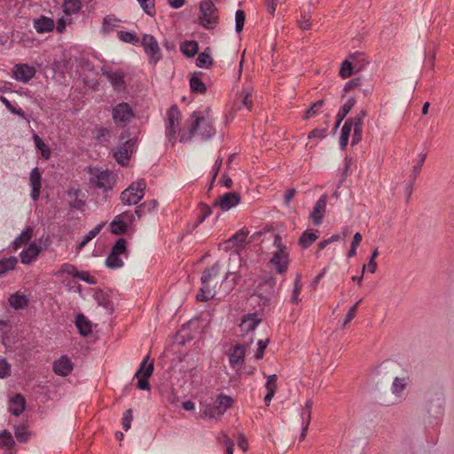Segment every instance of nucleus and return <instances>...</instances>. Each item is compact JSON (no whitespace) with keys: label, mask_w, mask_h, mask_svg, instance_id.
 Instances as JSON below:
<instances>
[{"label":"nucleus","mask_w":454,"mask_h":454,"mask_svg":"<svg viewBox=\"0 0 454 454\" xmlns=\"http://www.w3.org/2000/svg\"><path fill=\"white\" fill-rule=\"evenodd\" d=\"M11 374V365L5 359H0V379L6 378Z\"/></svg>","instance_id":"0e129e2a"},{"label":"nucleus","mask_w":454,"mask_h":454,"mask_svg":"<svg viewBox=\"0 0 454 454\" xmlns=\"http://www.w3.org/2000/svg\"><path fill=\"white\" fill-rule=\"evenodd\" d=\"M13 74L16 80L27 82L35 74V69L27 64H19L15 66Z\"/></svg>","instance_id":"ddd939ff"},{"label":"nucleus","mask_w":454,"mask_h":454,"mask_svg":"<svg viewBox=\"0 0 454 454\" xmlns=\"http://www.w3.org/2000/svg\"><path fill=\"white\" fill-rule=\"evenodd\" d=\"M74 324L82 336L86 337L92 333V323L82 313L76 315Z\"/></svg>","instance_id":"4468645a"},{"label":"nucleus","mask_w":454,"mask_h":454,"mask_svg":"<svg viewBox=\"0 0 454 454\" xmlns=\"http://www.w3.org/2000/svg\"><path fill=\"white\" fill-rule=\"evenodd\" d=\"M241 197L237 192H229L219 196L213 202V207H218L222 211H228L240 202Z\"/></svg>","instance_id":"1a4fd4ad"},{"label":"nucleus","mask_w":454,"mask_h":454,"mask_svg":"<svg viewBox=\"0 0 454 454\" xmlns=\"http://www.w3.org/2000/svg\"><path fill=\"white\" fill-rule=\"evenodd\" d=\"M180 51L186 58H193L199 52V43L194 40H186L181 43Z\"/></svg>","instance_id":"a878e982"},{"label":"nucleus","mask_w":454,"mask_h":454,"mask_svg":"<svg viewBox=\"0 0 454 454\" xmlns=\"http://www.w3.org/2000/svg\"><path fill=\"white\" fill-rule=\"evenodd\" d=\"M327 195L323 194L318 200L316 202L312 212L309 215V218L312 220L315 225H320L322 223L325 213L326 210Z\"/></svg>","instance_id":"9d476101"},{"label":"nucleus","mask_w":454,"mask_h":454,"mask_svg":"<svg viewBox=\"0 0 454 454\" xmlns=\"http://www.w3.org/2000/svg\"><path fill=\"white\" fill-rule=\"evenodd\" d=\"M378 255H379L378 248H375L373 250V252L372 253L369 262H368V264H367L368 270L371 273H374L377 270L376 258L378 257Z\"/></svg>","instance_id":"e2e57ef3"},{"label":"nucleus","mask_w":454,"mask_h":454,"mask_svg":"<svg viewBox=\"0 0 454 454\" xmlns=\"http://www.w3.org/2000/svg\"><path fill=\"white\" fill-rule=\"evenodd\" d=\"M124 72L118 70L116 72H113L107 79L112 83L115 90L122 91L126 90V82L124 81Z\"/></svg>","instance_id":"b1692460"},{"label":"nucleus","mask_w":454,"mask_h":454,"mask_svg":"<svg viewBox=\"0 0 454 454\" xmlns=\"http://www.w3.org/2000/svg\"><path fill=\"white\" fill-rule=\"evenodd\" d=\"M245 20H246L245 12L243 10H238L235 14V21H236L235 30L238 34H239L243 30Z\"/></svg>","instance_id":"603ef678"},{"label":"nucleus","mask_w":454,"mask_h":454,"mask_svg":"<svg viewBox=\"0 0 454 454\" xmlns=\"http://www.w3.org/2000/svg\"><path fill=\"white\" fill-rule=\"evenodd\" d=\"M262 321L261 318L257 317V313L247 314L243 317L239 327L241 331L248 333L254 331L259 323Z\"/></svg>","instance_id":"a211bd4d"},{"label":"nucleus","mask_w":454,"mask_h":454,"mask_svg":"<svg viewBox=\"0 0 454 454\" xmlns=\"http://www.w3.org/2000/svg\"><path fill=\"white\" fill-rule=\"evenodd\" d=\"M136 143V138L128 139L122 142L114 152V157L120 165L126 166L129 164L130 154Z\"/></svg>","instance_id":"0eeeda50"},{"label":"nucleus","mask_w":454,"mask_h":454,"mask_svg":"<svg viewBox=\"0 0 454 454\" xmlns=\"http://www.w3.org/2000/svg\"><path fill=\"white\" fill-rule=\"evenodd\" d=\"M111 133L112 131L108 128H99L97 132L96 139L100 144L109 142Z\"/></svg>","instance_id":"3c124183"},{"label":"nucleus","mask_w":454,"mask_h":454,"mask_svg":"<svg viewBox=\"0 0 454 454\" xmlns=\"http://www.w3.org/2000/svg\"><path fill=\"white\" fill-rule=\"evenodd\" d=\"M10 402L15 407L10 409V412L15 416L19 417L26 408V399L21 394H16L13 395Z\"/></svg>","instance_id":"5701e85b"},{"label":"nucleus","mask_w":454,"mask_h":454,"mask_svg":"<svg viewBox=\"0 0 454 454\" xmlns=\"http://www.w3.org/2000/svg\"><path fill=\"white\" fill-rule=\"evenodd\" d=\"M244 356L245 348L243 345H236L230 349L229 361L233 367L242 364Z\"/></svg>","instance_id":"6ab92c4d"},{"label":"nucleus","mask_w":454,"mask_h":454,"mask_svg":"<svg viewBox=\"0 0 454 454\" xmlns=\"http://www.w3.org/2000/svg\"><path fill=\"white\" fill-rule=\"evenodd\" d=\"M105 224L106 223L103 222L97 225L94 229L90 231V232L82 238V241L77 246V249L82 250L91 239H93L100 232Z\"/></svg>","instance_id":"f704fd0d"},{"label":"nucleus","mask_w":454,"mask_h":454,"mask_svg":"<svg viewBox=\"0 0 454 454\" xmlns=\"http://www.w3.org/2000/svg\"><path fill=\"white\" fill-rule=\"evenodd\" d=\"M112 116L117 126L124 127L134 117V112L129 104L122 102L113 108Z\"/></svg>","instance_id":"423d86ee"},{"label":"nucleus","mask_w":454,"mask_h":454,"mask_svg":"<svg viewBox=\"0 0 454 454\" xmlns=\"http://www.w3.org/2000/svg\"><path fill=\"white\" fill-rule=\"evenodd\" d=\"M121 255L128 257L129 250L127 240L124 238H119L111 248V252L106 260V265L110 269L121 268L124 263L121 259Z\"/></svg>","instance_id":"f03ea898"},{"label":"nucleus","mask_w":454,"mask_h":454,"mask_svg":"<svg viewBox=\"0 0 454 454\" xmlns=\"http://www.w3.org/2000/svg\"><path fill=\"white\" fill-rule=\"evenodd\" d=\"M323 104L324 100L322 99L313 103L312 106L305 112L303 119L308 120L310 116L315 115L317 113L318 108L321 107Z\"/></svg>","instance_id":"13d9d810"},{"label":"nucleus","mask_w":454,"mask_h":454,"mask_svg":"<svg viewBox=\"0 0 454 454\" xmlns=\"http://www.w3.org/2000/svg\"><path fill=\"white\" fill-rule=\"evenodd\" d=\"M93 297L97 301L98 304L107 309L110 314L114 312V304L112 301L102 290H97Z\"/></svg>","instance_id":"cd10ccee"},{"label":"nucleus","mask_w":454,"mask_h":454,"mask_svg":"<svg viewBox=\"0 0 454 454\" xmlns=\"http://www.w3.org/2000/svg\"><path fill=\"white\" fill-rule=\"evenodd\" d=\"M15 444V441L8 430L4 429L0 432V448L12 449Z\"/></svg>","instance_id":"a19ab883"},{"label":"nucleus","mask_w":454,"mask_h":454,"mask_svg":"<svg viewBox=\"0 0 454 454\" xmlns=\"http://www.w3.org/2000/svg\"><path fill=\"white\" fill-rule=\"evenodd\" d=\"M145 12L150 16H153L151 9L154 7V0H137Z\"/></svg>","instance_id":"69168bd1"},{"label":"nucleus","mask_w":454,"mask_h":454,"mask_svg":"<svg viewBox=\"0 0 454 454\" xmlns=\"http://www.w3.org/2000/svg\"><path fill=\"white\" fill-rule=\"evenodd\" d=\"M248 231L244 229L239 231L233 236H231L228 240H226V249H231L232 247H243L245 240L248 235Z\"/></svg>","instance_id":"4be33fe9"},{"label":"nucleus","mask_w":454,"mask_h":454,"mask_svg":"<svg viewBox=\"0 0 454 454\" xmlns=\"http://www.w3.org/2000/svg\"><path fill=\"white\" fill-rule=\"evenodd\" d=\"M192 122L188 131V138H192L198 131L200 123L205 121L203 116H200L198 112H193L192 114Z\"/></svg>","instance_id":"ea45409f"},{"label":"nucleus","mask_w":454,"mask_h":454,"mask_svg":"<svg viewBox=\"0 0 454 454\" xmlns=\"http://www.w3.org/2000/svg\"><path fill=\"white\" fill-rule=\"evenodd\" d=\"M200 24L207 29L214 28L218 23L217 9L212 0H203L200 4Z\"/></svg>","instance_id":"20e7f679"},{"label":"nucleus","mask_w":454,"mask_h":454,"mask_svg":"<svg viewBox=\"0 0 454 454\" xmlns=\"http://www.w3.org/2000/svg\"><path fill=\"white\" fill-rule=\"evenodd\" d=\"M317 230H306L299 239V244L303 248H308L314 241H316L318 238L317 235Z\"/></svg>","instance_id":"473e14b6"},{"label":"nucleus","mask_w":454,"mask_h":454,"mask_svg":"<svg viewBox=\"0 0 454 454\" xmlns=\"http://www.w3.org/2000/svg\"><path fill=\"white\" fill-rule=\"evenodd\" d=\"M33 139H34L35 148L40 151L42 156L44 159H49V157L51 155V151H50L49 147L45 145V143L35 133L33 134Z\"/></svg>","instance_id":"37998d69"},{"label":"nucleus","mask_w":454,"mask_h":454,"mask_svg":"<svg viewBox=\"0 0 454 454\" xmlns=\"http://www.w3.org/2000/svg\"><path fill=\"white\" fill-rule=\"evenodd\" d=\"M61 272H66L69 275H72L74 277L78 278L81 271H79L75 266L69 264V263H64L61 266Z\"/></svg>","instance_id":"774afa93"},{"label":"nucleus","mask_w":454,"mask_h":454,"mask_svg":"<svg viewBox=\"0 0 454 454\" xmlns=\"http://www.w3.org/2000/svg\"><path fill=\"white\" fill-rule=\"evenodd\" d=\"M148 359H149V356H145L143 361L141 362L140 365H139V368L138 370L137 371L136 374H135V377L136 378H140V377H145V378H150L153 372V363H150L147 364V362H148Z\"/></svg>","instance_id":"2f4dec72"},{"label":"nucleus","mask_w":454,"mask_h":454,"mask_svg":"<svg viewBox=\"0 0 454 454\" xmlns=\"http://www.w3.org/2000/svg\"><path fill=\"white\" fill-rule=\"evenodd\" d=\"M146 188V183L144 179H140L139 181L133 182L129 186V189H130L134 192H140L141 194H144V191Z\"/></svg>","instance_id":"bf43d9fd"},{"label":"nucleus","mask_w":454,"mask_h":454,"mask_svg":"<svg viewBox=\"0 0 454 454\" xmlns=\"http://www.w3.org/2000/svg\"><path fill=\"white\" fill-rule=\"evenodd\" d=\"M275 286L276 278L273 277H269L258 284L255 295L260 299V305L266 306L270 303L275 293Z\"/></svg>","instance_id":"39448f33"},{"label":"nucleus","mask_w":454,"mask_h":454,"mask_svg":"<svg viewBox=\"0 0 454 454\" xmlns=\"http://www.w3.org/2000/svg\"><path fill=\"white\" fill-rule=\"evenodd\" d=\"M269 263L276 268L278 274H284L289 264L288 254L286 252H275Z\"/></svg>","instance_id":"f8f14e48"},{"label":"nucleus","mask_w":454,"mask_h":454,"mask_svg":"<svg viewBox=\"0 0 454 454\" xmlns=\"http://www.w3.org/2000/svg\"><path fill=\"white\" fill-rule=\"evenodd\" d=\"M356 104V98H350L339 110L336 115V121L334 123L333 133L335 134L342 121L346 118L347 114L350 112Z\"/></svg>","instance_id":"2eb2a0df"},{"label":"nucleus","mask_w":454,"mask_h":454,"mask_svg":"<svg viewBox=\"0 0 454 454\" xmlns=\"http://www.w3.org/2000/svg\"><path fill=\"white\" fill-rule=\"evenodd\" d=\"M406 381L404 378L395 377L392 384V392L394 395H398L406 387Z\"/></svg>","instance_id":"09e8293b"},{"label":"nucleus","mask_w":454,"mask_h":454,"mask_svg":"<svg viewBox=\"0 0 454 454\" xmlns=\"http://www.w3.org/2000/svg\"><path fill=\"white\" fill-rule=\"evenodd\" d=\"M157 206H158V202L156 200H151L148 201H145L144 203H142L137 207L135 213L138 218H141L145 212H152L153 210H154L156 208Z\"/></svg>","instance_id":"c9c22d12"},{"label":"nucleus","mask_w":454,"mask_h":454,"mask_svg":"<svg viewBox=\"0 0 454 454\" xmlns=\"http://www.w3.org/2000/svg\"><path fill=\"white\" fill-rule=\"evenodd\" d=\"M141 44L146 54L150 55V62L156 64L161 58L157 40L152 35H144Z\"/></svg>","instance_id":"6e6552de"},{"label":"nucleus","mask_w":454,"mask_h":454,"mask_svg":"<svg viewBox=\"0 0 454 454\" xmlns=\"http://www.w3.org/2000/svg\"><path fill=\"white\" fill-rule=\"evenodd\" d=\"M199 207L200 208L201 214L199 216L197 223H195V227H197L199 224L203 223L205 221V219L212 214V209L208 205H207L203 202H200L199 204Z\"/></svg>","instance_id":"8fccbe9b"},{"label":"nucleus","mask_w":454,"mask_h":454,"mask_svg":"<svg viewBox=\"0 0 454 454\" xmlns=\"http://www.w3.org/2000/svg\"><path fill=\"white\" fill-rule=\"evenodd\" d=\"M33 229L30 226H27L26 229L16 238L13 241V249L17 250L23 244L27 243L32 238Z\"/></svg>","instance_id":"72a5a7b5"},{"label":"nucleus","mask_w":454,"mask_h":454,"mask_svg":"<svg viewBox=\"0 0 454 454\" xmlns=\"http://www.w3.org/2000/svg\"><path fill=\"white\" fill-rule=\"evenodd\" d=\"M180 112L176 106H172L168 111V124L167 127H178Z\"/></svg>","instance_id":"58836bf2"},{"label":"nucleus","mask_w":454,"mask_h":454,"mask_svg":"<svg viewBox=\"0 0 454 454\" xmlns=\"http://www.w3.org/2000/svg\"><path fill=\"white\" fill-rule=\"evenodd\" d=\"M9 303L11 307L19 309H24L27 306L28 300L25 295H20L18 294H12L9 298Z\"/></svg>","instance_id":"4c0bfd02"},{"label":"nucleus","mask_w":454,"mask_h":454,"mask_svg":"<svg viewBox=\"0 0 454 454\" xmlns=\"http://www.w3.org/2000/svg\"><path fill=\"white\" fill-rule=\"evenodd\" d=\"M201 73H194L190 79V88L194 93L204 94L207 91V86L203 81L199 77Z\"/></svg>","instance_id":"c756f323"},{"label":"nucleus","mask_w":454,"mask_h":454,"mask_svg":"<svg viewBox=\"0 0 454 454\" xmlns=\"http://www.w3.org/2000/svg\"><path fill=\"white\" fill-rule=\"evenodd\" d=\"M14 434L20 442H27L29 439L30 432L27 430V427L24 424H21L15 426Z\"/></svg>","instance_id":"c03bdc74"},{"label":"nucleus","mask_w":454,"mask_h":454,"mask_svg":"<svg viewBox=\"0 0 454 454\" xmlns=\"http://www.w3.org/2000/svg\"><path fill=\"white\" fill-rule=\"evenodd\" d=\"M353 127V122L351 120H347L340 130V146L342 151H344L348 145V138L350 136V132Z\"/></svg>","instance_id":"7c9ffc66"},{"label":"nucleus","mask_w":454,"mask_h":454,"mask_svg":"<svg viewBox=\"0 0 454 454\" xmlns=\"http://www.w3.org/2000/svg\"><path fill=\"white\" fill-rule=\"evenodd\" d=\"M17 263L18 259L15 256H10L9 258L0 260V276H3L9 270H13Z\"/></svg>","instance_id":"e433bc0d"},{"label":"nucleus","mask_w":454,"mask_h":454,"mask_svg":"<svg viewBox=\"0 0 454 454\" xmlns=\"http://www.w3.org/2000/svg\"><path fill=\"white\" fill-rule=\"evenodd\" d=\"M82 4L79 0H66L64 3V12L66 14L78 12L81 9Z\"/></svg>","instance_id":"a18cd8bd"},{"label":"nucleus","mask_w":454,"mask_h":454,"mask_svg":"<svg viewBox=\"0 0 454 454\" xmlns=\"http://www.w3.org/2000/svg\"><path fill=\"white\" fill-rule=\"evenodd\" d=\"M90 182L96 186L105 191L111 190L114 183V174L109 170L99 172Z\"/></svg>","instance_id":"9b49d317"},{"label":"nucleus","mask_w":454,"mask_h":454,"mask_svg":"<svg viewBox=\"0 0 454 454\" xmlns=\"http://www.w3.org/2000/svg\"><path fill=\"white\" fill-rule=\"evenodd\" d=\"M445 397L441 389L431 390L427 393L424 403V422L429 426L438 424L444 413Z\"/></svg>","instance_id":"f257e3e1"},{"label":"nucleus","mask_w":454,"mask_h":454,"mask_svg":"<svg viewBox=\"0 0 454 454\" xmlns=\"http://www.w3.org/2000/svg\"><path fill=\"white\" fill-rule=\"evenodd\" d=\"M211 49L207 47L205 51L199 54L196 59V66L200 68H209L213 66L214 60L211 57Z\"/></svg>","instance_id":"c85d7f7f"},{"label":"nucleus","mask_w":454,"mask_h":454,"mask_svg":"<svg viewBox=\"0 0 454 454\" xmlns=\"http://www.w3.org/2000/svg\"><path fill=\"white\" fill-rule=\"evenodd\" d=\"M269 343H270V339H266L265 340H260L258 341V343H257L258 348H257L256 354L254 356L257 360H260L263 357L264 351Z\"/></svg>","instance_id":"680f3d73"},{"label":"nucleus","mask_w":454,"mask_h":454,"mask_svg":"<svg viewBox=\"0 0 454 454\" xmlns=\"http://www.w3.org/2000/svg\"><path fill=\"white\" fill-rule=\"evenodd\" d=\"M1 101L6 106V108L11 111L12 114H17L19 116L24 117L25 114L22 109L14 107L12 103L5 98L4 97H1Z\"/></svg>","instance_id":"052dcab7"},{"label":"nucleus","mask_w":454,"mask_h":454,"mask_svg":"<svg viewBox=\"0 0 454 454\" xmlns=\"http://www.w3.org/2000/svg\"><path fill=\"white\" fill-rule=\"evenodd\" d=\"M118 36H119L120 40H121L125 43H129L133 45H136L140 42L139 37L136 34L127 32V31L118 32Z\"/></svg>","instance_id":"49530a36"},{"label":"nucleus","mask_w":454,"mask_h":454,"mask_svg":"<svg viewBox=\"0 0 454 454\" xmlns=\"http://www.w3.org/2000/svg\"><path fill=\"white\" fill-rule=\"evenodd\" d=\"M129 223L125 222L121 215H116L110 223L111 232L115 235H122L127 233Z\"/></svg>","instance_id":"393cba45"},{"label":"nucleus","mask_w":454,"mask_h":454,"mask_svg":"<svg viewBox=\"0 0 454 454\" xmlns=\"http://www.w3.org/2000/svg\"><path fill=\"white\" fill-rule=\"evenodd\" d=\"M219 270L220 265L218 262H216L211 268L205 269L200 278L202 283L201 292L210 293V290L207 286V282L213 276H216L219 273Z\"/></svg>","instance_id":"412c9836"},{"label":"nucleus","mask_w":454,"mask_h":454,"mask_svg":"<svg viewBox=\"0 0 454 454\" xmlns=\"http://www.w3.org/2000/svg\"><path fill=\"white\" fill-rule=\"evenodd\" d=\"M42 251V247L35 243H31L28 247L20 253V261L24 264H29Z\"/></svg>","instance_id":"aec40b11"},{"label":"nucleus","mask_w":454,"mask_h":454,"mask_svg":"<svg viewBox=\"0 0 454 454\" xmlns=\"http://www.w3.org/2000/svg\"><path fill=\"white\" fill-rule=\"evenodd\" d=\"M313 403L311 400H308L305 403L304 407L302 408L301 418L302 419V423L309 425L311 421V409Z\"/></svg>","instance_id":"de8ad7c7"},{"label":"nucleus","mask_w":454,"mask_h":454,"mask_svg":"<svg viewBox=\"0 0 454 454\" xmlns=\"http://www.w3.org/2000/svg\"><path fill=\"white\" fill-rule=\"evenodd\" d=\"M301 278V276L300 274H298L296 276V278L294 281V288L293 290V294H292V297H291V301L294 303H298L300 301L298 296H299V294L301 289V286L300 284Z\"/></svg>","instance_id":"6e6d98bb"},{"label":"nucleus","mask_w":454,"mask_h":454,"mask_svg":"<svg viewBox=\"0 0 454 454\" xmlns=\"http://www.w3.org/2000/svg\"><path fill=\"white\" fill-rule=\"evenodd\" d=\"M426 158H427V154L426 153H423V154L419 155V162L415 166H413V168H412V174L410 176V177H411V181L410 182H412V183L415 182V179H416L417 176L419 174L420 168L423 166Z\"/></svg>","instance_id":"5fc2aeb1"},{"label":"nucleus","mask_w":454,"mask_h":454,"mask_svg":"<svg viewBox=\"0 0 454 454\" xmlns=\"http://www.w3.org/2000/svg\"><path fill=\"white\" fill-rule=\"evenodd\" d=\"M361 241H362V235H361V233L356 232L353 237V240L350 245V249L347 254L348 258L353 257L356 254V248L360 245Z\"/></svg>","instance_id":"864d4df0"},{"label":"nucleus","mask_w":454,"mask_h":454,"mask_svg":"<svg viewBox=\"0 0 454 454\" xmlns=\"http://www.w3.org/2000/svg\"><path fill=\"white\" fill-rule=\"evenodd\" d=\"M34 27L39 34L52 31L55 27L54 20L42 15L34 20Z\"/></svg>","instance_id":"f3484780"},{"label":"nucleus","mask_w":454,"mask_h":454,"mask_svg":"<svg viewBox=\"0 0 454 454\" xmlns=\"http://www.w3.org/2000/svg\"><path fill=\"white\" fill-rule=\"evenodd\" d=\"M355 69H356V66H354L353 62L350 61L349 59H345L341 63V66L340 68V72H339L340 76L343 79H347L353 74Z\"/></svg>","instance_id":"79ce46f5"},{"label":"nucleus","mask_w":454,"mask_h":454,"mask_svg":"<svg viewBox=\"0 0 454 454\" xmlns=\"http://www.w3.org/2000/svg\"><path fill=\"white\" fill-rule=\"evenodd\" d=\"M29 179L31 186H42V176L38 168H35L32 169Z\"/></svg>","instance_id":"4d7b16f0"},{"label":"nucleus","mask_w":454,"mask_h":454,"mask_svg":"<svg viewBox=\"0 0 454 454\" xmlns=\"http://www.w3.org/2000/svg\"><path fill=\"white\" fill-rule=\"evenodd\" d=\"M132 419V410L129 409L124 412L122 419V427L126 431H128L130 428Z\"/></svg>","instance_id":"338daca9"},{"label":"nucleus","mask_w":454,"mask_h":454,"mask_svg":"<svg viewBox=\"0 0 454 454\" xmlns=\"http://www.w3.org/2000/svg\"><path fill=\"white\" fill-rule=\"evenodd\" d=\"M233 399L231 396L220 395L216 400L211 404L204 405L201 411V416L209 418H217L224 413V411L232 405Z\"/></svg>","instance_id":"7ed1b4c3"},{"label":"nucleus","mask_w":454,"mask_h":454,"mask_svg":"<svg viewBox=\"0 0 454 454\" xmlns=\"http://www.w3.org/2000/svg\"><path fill=\"white\" fill-rule=\"evenodd\" d=\"M53 370L58 375L67 376L73 370V364L68 357L61 356L59 360L54 362Z\"/></svg>","instance_id":"dca6fc26"},{"label":"nucleus","mask_w":454,"mask_h":454,"mask_svg":"<svg viewBox=\"0 0 454 454\" xmlns=\"http://www.w3.org/2000/svg\"><path fill=\"white\" fill-rule=\"evenodd\" d=\"M144 197V194H138L127 188L121 194V200L125 205H137Z\"/></svg>","instance_id":"bb28decb"}]
</instances>
